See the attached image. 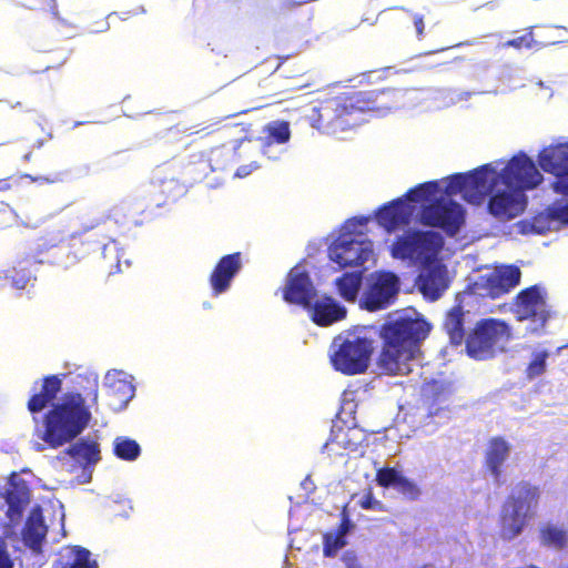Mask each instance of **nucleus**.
Masks as SVG:
<instances>
[{"label":"nucleus","mask_w":568,"mask_h":568,"mask_svg":"<svg viewBox=\"0 0 568 568\" xmlns=\"http://www.w3.org/2000/svg\"><path fill=\"white\" fill-rule=\"evenodd\" d=\"M62 388L58 375H48L41 379V387L34 390L27 403L31 414H38L51 405L44 414V429L41 438L50 448H59L75 439L90 424L92 408L99 403V378L93 374H79L73 390L62 395L53 403Z\"/></svg>","instance_id":"obj_1"},{"label":"nucleus","mask_w":568,"mask_h":568,"mask_svg":"<svg viewBox=\"0 0 568 568\" xmlns=\"http://www.w3.org/2000/svg\"><path fill=\"white\" fill-rule=\"evenodd\" d=\"M402 97L400 90L386 88L328 94L317 100L310 116L311 125L324 133L344 132L356 124L355 114L390 111Z\"/></svg>","instance_id":"obj_2"},{"label":"nucleus","mask_w":568,"mask_h":568,"mask_svg":"<svg viewBox=\"0 0 568 568\" xmlns=\"http://www.w3.org/2000/svg\"><path fill=\"white\" fill-rule=\"evenodd\" d=\"M430 325L423 318L402 317L381 327L382 349L377 358L379 369L390 376L407 375Z\"/></svg>","instance_id":"obj_3"},{"label":"nucleus","mask_w":568,"mask_h":568,"mask_svg":"<svg viewBox=\"0 0 568 568\" xmlns=\"http://www.w3.org/2000/svg\"><path fill=\"white\" fill-rule=\"evenodd\" d=\"M540 499V489L527 480L516 484L506 497L499 514V535L505 540L519 536L529 519L535 517Z\"/></svg>","instance_id":"obj_4"},{"label":"nucleus","mask_w":568,"mask_h":568,"mask_svg":"<svg viewBox=\"0 0 568 568\" xmlns=\"http://www.w3.org/2000/svg\"><path fill=\"white\" fill-rule=\"evenodd\" d=\"M511 337V327L506 321L495 317L480 318L467 333L465 351L473 359H490L505 351V345Z\"/></svg>","instance_id":"obj_5"},{"label":"nucleus","mask_w":568,"mask_h":568,"mask_svg":"<svg viewBox=\"0 0 568 568\" xmlns=\"http://www.w3.org/2000/svg\"><path fill=\"white\" fill-rule=\"evenodd\" d=\"M334 344L337 348L331 356V362L336 371L349 376L367 371L373 354L371 338L349 335L335 338Z\"/></svg>","instance_id":"obj_6"},{"label":"nucleus","mask_w":568,"mask_h":568,"mask_svg":"<svg viewBox=\"0 0 568 568\" xmlns=\"http://www.w3.org/2000/svg\"><path fill=\"white\" fill-rule=\"evenodd\" d=\"M419 222L425 226L438 227L448 236H455L465 223V210L453 200L436 199L423 206Z\"/></svg>","instance_id":"obj_7"},{"label":"nucleus","mask_w":568,"mask_h":568,"mask_svg":"<svg viewBox=\"0 0 568 568\" xmlns=\"http://www.w3.org/2000/svg\"><path fill=\"white\" fill-rule=\"evenodd\" d=\"M400 290L399 277L390 271H376L371 274L361 305L369 312L385 310L393 305Z\"/></svg>","instance_id":"obj_8"},{"label":"nucleus","mask_w":568,"mask_h":568,"mask_svg":"<svg viewBox=\"0 0 568 568\" xmlns=\"http://www.w3.org/2000/svg\"><path fill=\"white\" fill-rule=\"evenodd\" d=\"M373 255V243L369 240H357L354 232L341 233L328 248L329 258L339 268L359 266Z\"/></svg>","instance_id":"obj_9"},{"label":"nucleus","mask_w":568,"mask_h":568,"mask_svg":"<svg viewBox=\"0 0 568 568\" xmlns=\"http://www.w3.org/2000/svg\"><path fill=\"white\" fill-rule=\"evenodd\" d=\"M500 180L508 189L523 193L535 189L542 176L535 162L524 152L514 155L498 173Z\"/></svg>","instance_id":"obj_10"},{"label":"nucleus","mask_w":568,"mask_h":568,"mask_svg":"<svg viewBox=\"0 0 568 568\" xmlns=\"http://www.w3.org/2000/svg\"><path fill=\"white\" fill-rule=\"evenodd\" d=\"M112 242H114V236L109 230L108 223L100 221L71 234L69 240L70 254L77 260L84 258L103 251Z\"/></svg>","instance_id":"obj_11"},{"label":"nucleus","mask_w":568,"mask_h":568,"mask_svg":"<svg viewBox=\"0 0 568 568\" xmlns=\"http://www.w3.org/2000/svg\"><path fill=\"white\" fill-rule=\"evenodd\" d=\"M538 163L544 172L555 176L552 191L568 196V142L544 148L538 154Z\"/></svg>","instance_id":"obj_12"},{"label":"nucleus","mask_w":568,"mask_h":568,"mask_svg":"<svg viewBox=\"0 0 568 568\" xmlns=\"http://www.w3.org/2000/svg\"><path fill=\"white\" fill-rule=\"evenodd\" d=\"M513 312L518 321L530 320L539 323L541 326L550 318L546 293L537 284L521 290L515 296Z\"/></svg>","instance_id":"obj_13"},{"label":"nucleus","mask_w":568,"mask_h":568,"mask_svg":"<svg viewBox=\"0 0 568 568\" xmlns=\"http://www.w3.org/2000/svg\"><path fill=\"white\" fill-rule=\"evenodd\" d=\"M521 271L516 265H503L483 274L474 283L476 293L493 300L498 298L519 285Z\"/></svg>","instance_id":"obj_14"},{"label":"nucleus","mask_w":568,"mask_h":568,"mask_svg":"<svg viewBox=\"0 0 568 568\" xmlns=\"http://www.w3.org/2000/svg\"><path fill=\"white\" fill-rule=\"evenodd\" d=\"M282 296L286 303L298 305L306 310L317 296V291L307 272L293 267L288 272L286 283L282 288Z\"/></svg>","instance_id":"obj_15"},{"label":"nucleus","mask_w":568,"mask_h":568,"mask_svg":"<svg viewBox=\"0 0 568 568\" xmlns=\"http://www.w3.org/2000/svg\"><path fill=\"white\" fill-rule=\"evenodd\" d=\"M527 205L524 193L508 189L493 192L487 203V211L495 219L509 221L520 215Z\"/></svg>","instance_id":"obj_16"},{"label":"nucleus","mask_w":568,"mask_h":568,"mask_svg":"<svg viewBox=\"0 0 568 568\" xmlns=\"http://www.w3.org/2000/svg\"><path fill=\"white\" fill-rule=\"evenodd\" d=\"M498 181V172L490 164L470 171L467 173L466 202L481 204L494 192Z\"/></svg>","instance_id":"obj_17"},{"label":"nucleus","mask_w":568,"mask_h":568,"mask_svg":"<svg viewBox=\"0 0 568 568\" xmlns=\"http://www.w3.org/2000/svg\"><path fill=\"white\" fill-rule=\"evenodd\" d=\"M242 253L235 252L222 256L213 267L209 283L214 295L225 293L232 284V281L242 268Z\"/></svg>","instance_id":"obj_18"},{"label":"nucleus","mask_w":568,"mask_h":568,"mask_svg":"<svg viewBox=\"0 0 568 568\" xmlns=\"http://www.w3.org/2000/svg\"><path fill=\"white\" fill-rule=\"evenodd\" d=\"M306 310L313 323L321 327L331 326L347 316L346 307L327 294L314 298Z\"/></svg>","instance_id":"obj_19"},{"label":"nucleus","mask_w":568,"mask_h":568,"mask_svg":"<svg viewBox=\"0 0 568 568\" xmlns=\"http://www.w3.org/2000/svg\"><path fill=\"white\" fill-rule=\"evenodd\" d=\"M414 209L405 199L399 197L383 205L376 213L377 222L388 232H393L400 226L408 225L412 220Z\"/></svg>","instance_id":"obj_20"},{"label":"nucleus","mask_w":568,"mask_h":568,"mask_svg":"<svg viewBox=\"0 0 568 568\" xmlns=\"http://www.w3.org/2000/svg\"><path fill=\"white\" fill-rule=\"evenodd\" d=\"M424 266L425 271L418 276V286L425 297L435 301L448 287L447 270L443 264Z\"/></svg>","instance_id":"obj_21"},{"label":"nucleus","mask_w":568,"mask_h":568,"mask_svg":"<svg viewBox=\"0 0 568 568\" xmlns=\"http://www.w3.org/2000/svg\"><path fill=\"white\" fill-rule=\"evenodd\" d=\"M47 534L48 527L44 523L42 509L37 505L30 510L22 528L23 544L34 552H41Z\"/></svg>","instance_id":"obj_22"},{"label":"nucleus","mask_w":568,"mask_h":568,"mask_svg":"<svg viewBox=\"0 0 568 568\" xmlns=\"http://www.w3.org/2000/svg\"><path fill=\"white\" fill-rule=\"evenodd\" d=\"M416 241V255L414 261L423 265L433 264L444 246L443 236L435 231H419L415 230Z\"/></svg>","instance_id":"obj_23"},{"label":"nucleus","mask_w":568,"mask_h":568,"mask_svg":"<svg viewBox=\"0 0 568 568\" xmlns=\"http://www.w3.org/2000/svg\"><path fill=\"white\" fill-rule=\"evenodd\" d=\"M341 516V523L337 528L334 531L323 534V555L326 558L335 557L347 545L346 536L354 528V524L345 509Z\"/></svg>","instance_id":"obj_24"},{"label":"nucleus","mask_w":568,"mask_h":568,"mask_svg":"<svg viewBox=\"0 0 568 568\" xmlns=\"http://www.w3.org/2000/svg\"><path fill=\"white\" fill-rule=\"evenodd\" d=\"M466 314L462 304L454 305L447 311L443 328L449 338V343L454 346H460L467 338L466 333Z\"/></svg>","instance_id":"obj_25"},{"label":"nucleus","mask_w":568,"mask_h":568,"mask_svg":"<svg viewBox=\"0 0 568 568\" xmlns=\"http://www.w3.org/2000/svg\"><path fill=\"white\" fill-rule=\"evenodd\" d=\"M510 446L503 437L497 436L489 439L485 454V465L495 481L500 480L501 466L508 458Z\"/></svg>","instance_id":"obj_26"},{"label":"nucleus","mask_w":568,"mask_h":568,"mask_svg":"<svg viewBox=\"0 0 568 568\" xmlns=\"http://www.w3.org/2000/svg\"><path fill=\"white\" fill-rule=\"evenodd\" d=\"M64 454L69 455L79 466H93L101 459L99 444L90 438H81L72 443Z\"/></svg>","instance_id":"obj_27"},{"label":"nucleus","mask_w":568,"mask_h":568,"mask_svg":"<svg viewBox=\"0 0 568 568\" xmlns=\"http://www.w3.org/2000/svg\"><path fill=\"white\" fill-rule=\"evenodd\" d=\"M108 396L114 405L124 407L134 396V386L128 382L120 373L108 374L105 377Z\"/></svg>","instance_id":"obj_28"},{"label":"nucleus","mask_w":568,"mask_h":568,"mask_svg":"<svg viewBox=\"0 0 568 568\" xmlns=\"http://www.w3.org/2000/svg\"><path fill=\"white\" fill-rule=\"evenodd\" d=\"M59 562L61 568H98L97 561L91 559L90 551L81 546L65 547Z\"/></svg>","instance_id":"obj_29"},{"label":"nucleus","mask_w":568,"mask_h":568,"mask_svg":"<svg viewBox=\"0 0 568 568\" xmlns=\"http://www.w3.org/2000/svg\"><path fill=\"white\" fill-rule=\"evenodd\" d=\"M539 539L541 546L557 551L568 548V530L554 524H545L539 528Z\"/></svg>","instance_id":"obj_30"},{"label":"nucleus","mask_w":568,"mask_h":568,"mask_svg":"<svg viewBox=\"0 0 568 568\" xmlns=\"http://www.w3.org/2000/svg\"><path fill=\"white\" fill-rule=\"evenodd\" d=\"M363 282V273L346 272L335 280L339 296L346 302H355Z\"/></svg>","instance_id":"obj_31"},{"label":"nucleus","mask_w":568,"mask_h":568,"mask_svg":"<svg viewBox=\"0 0 568 568\" xmlns=\"http://www.w3.org/2000/svg\"><path fill=\"white\" fill-rule=\"evenodd\" d=\"M416 241L417 236H415V230L397 236L390 246L392 256L402 261H414V255H416Z\"/></svg>","instance_id":"obj_32"},{"label":"nucleus","mask_w":568,"mask_h":568,"mask_svg":"<svg viewBox=\"0 0 568 568\" xmlns=\"http://www.w3.org/2000/svg\"><path fill=\"white\" fill-rule=\"evenodd\" d=\"M33 109L23 102H0V118L6 124H19Z\"/></svg>","instance_id":"obj_33"},{"label":"nucleus","mask_w":568,"mask_h":568,"mask_svg":"<svg viewBox=\"0 0 568 568\" xmlns=\"http://www.w3.org/2000/svg\"><path fill=\"white\" fill-rule=\"evenodd\" d=\"M113 453L119 459L133 462L140 456L141 447L136 440L119 436L113 442Z\"/></svg>","instance_id":"obj_34"},{"label":"nucleus","mask_w":568,"mask_h":568,"mask_svg":"<svg viewBox=\"0 0 568 568\" xmlns=\"http://www.w3.org/2000/svg\"><path fill=\"white\" fill-rule=\"evenodd\" d=\"M534 27H529L526 29V32L519 37L513 38L504 43H501V48H514L516 50H529L532 48H541L545 44L539 43L535 40L534 37Z\"/></svg>","instance_id":"obj_35"},{"label":"nucleus","mask_w":568,"mask_h":568,"mask_svg":"<svg viewBox=\"0 0 568 568\" xmlns=\"http://www.w3.org/2000/svg\"><path fill=\"white\" fill-rule=\"evenodd\" d=\"M438 191V183L429 181L420 183L417 186L409 189L405 194L406 200L412 202L428 201Z\"/></svg>","instance_id":"obj_36"},{"label":"nucleus","mask_w":568,"mask_h":568,"mask_svg":"<svg viewBox=\"0 0 568 568\" xmlns=\"http://www.w3.org/2000/svg\"><path fill=\"white\" fill-rule=\"evenodd\" d=\"M549 352L544 349L532 354V358L526 367L525 374L528 379H535L542 375L547 369V358Z\"/></svg>","instance_id":"obj_37"},{"label":"nucleus","mask_w":568,"mask_h":568,"mask_svg":"<svg viewBox=\"0 0 568 568\" xmlns=\"http://www.w3.org/2000/svg\"><path fill=\"white\" fill-rule=\"evenodd\" d=\"M267 139L272 142L282 144L290 140L291 131L287 122H273L267 125Z\"/></svg>","instance_id":"obj_38"},{"label":"nucleus","mask_w":568,"mask_h":568,"mask_svg":"<svg viewBox=\"0 0 568 568\" xmlns=\"http://www.w3.org/2000/svg\"><path fill=\"white\" fill-rule=\"evenodd\" d=\"M402 477V473L397 469L393 467H383L376 473V483L381 487H393L395 489Z\"/></svg>","instance_id":"obj_39"},{"label":"nucleus","mask_w":568,"mask_h":568,"mask_svg":"<svg viewBox=\"0 0 568 568\" xmlns=\"http://www.w3.org/2000/svg\"><path fill=\"white\" fill-rule=\"evenodd\" d=\"M395 490L400 494L405 499L415 501L419 499L422 495V489L412 479L403 476L398 481Z\"/></svg>","instance_id":"obj_40"},{"label":"nucleus","mask_w":568,"mask_h":568,"mask_svg":"<svg viewBox=\"0 0 568 568\" xmlns=\"http://www.w3.org/2000/svg\"><path fill=\"white\" fill-rule=\"evenodd\" d=\"M466 187H467V173H455L447 180L445 192L447 195H455L463 193V197L466 201Z\"/></svg>","instance_id":"obj_41"},{"label":"nucleus","mask_w":568,"mask_h":568,"mask_svg":"<svg viewBox=\"0 0 568 568\" xmlns=\"http://www.w3.org/2000/svg\"><path fill=\"white\" fill-rule=\"evenodd\" d=\"M547 212L551 220L568 224V202L555 203L548 207Z\"/></svg>","instance_id":"obj_42"},{"label":"nucleus","mask_w":568,"mask_h":568,"mask_svg":"<svg viewBox=\"0 0 568 568\" xmlns=\"http://www.w3.org/2000/svg\"><path fill=\"white\" fill-rule=\"evenodd\" d=\"M342 561L345 565V568H362V565L357 558V555L353 550H346L342 555Z\"/></svg>","instance_id":"obj_43"},{"label":"nucleus","mask_w":568,"mask_h":568,"mask_svg":"<svg viewBox=\"0 0 568 568\" xmlns=\"http://www.w3.org/2000/svg\"><path fill=\"white\" fill-rule=\"evenodd\" d=\"M359 506L363 508V509H366V510H374V509H378L379 508V505L381 503L378 500H376L373 496V494L371 491H368L367 494H365L362 499L359 500Z\"/></svg>","instance_id":"obj_44"},{"label":"nucleus","mask_w":568,"mask_h":568,"mask_svg":"<svg viewBox=\"0 0 568 568\" xmlns=\"http://www.w3.org/2000/svg\"><path fill=\"white\" fill-rule=\"evenodd\" d=\"M51 0H21V4L30 10L42 9L50 4Z\"/></svg>","instance_id":"obj_45"},{"label":"nucleus","mask_w":568,"mask_h":568,"mask_svg":"<svg viewBox=\"0 0 568 568\" xmlns=\"http://www.w3.org/2000/svg\"><path fill=\"white\" fill-rule=\"evenodd\" d=\"M413 23H414L418 39H422L424 37V30H425L424 17L422 14H417V13L413 14Z\"/></svg>","instance_id":"obj_46"},{"label":"nucleus","mask_w":568,"mask_h":568,"mask_svg":"<svg viewBox=\"0 0 568 568\" xmlns=\"http://www.w3.org/2000/svg\"><path fill=\"white\" fill-rule=\"evenodd\" d=\"M0 568H13L10 557L2 546H0Z\"/></svg>","instance_id":"obj_47"},{"label":"nucleus","mask_w":568,"mask_h":568,"mask_svg":"<svg viewBox=\"0 0 568 568\" xmlns=\"http://www.w3.org/2000/svg\"><path fill=\"white\" fill-rule=\"evenodd\" d=\"M368 217L367 216H358V217H353L351 220L347 221V224L346 226H353V227H356V226H365L367 223H368Z\"/></svg>","instance_id":"obj_48"},{"label":"nucleus","mask_w":568,"mask_h":568,"mask_svg":"<svg viewBox=\"0 0 568 568\" xmlns=\"http://www.w3.org/2000/svg\"><path fill=\"white\" fill-rule=\"evenodd\" d=\"M113 158L114 164L119 168L129 162V156H126L123 152L114 153Z\"/></svg>","instance_id":"obj_49"},{"label":"nucleus","mask_w":568,"mask_h":568,"mask_svg":"<svg viewBox=\"0 0 568 568\" xmlns=\"http://www.w3.org/2000/svg\"><path fill=\"white\" fill-rule=\"evenodd\" d=\"M11 189V184L9 179L0 180V191H8Z\"/></svg>","instance_id":"obj_50"},{"label":"nucleus","mask_w":568,"mask_h":568,"mask_svg":"<svg viewBox=\"0 0 568 568\" xmlns=\"http://www.w3.org/2000/svg\"><path fill=\"white\" fill-rule=\"evenodd\" d=\"M251 172V169L248 170L246 166H241L239 170H237V175L239 176H244L246 174H248Z\"/></svg>","instance_id":"obj_51"},{"label":"nucleus","mask_w":568,"mask_h":568,"mask_svg":"<svg viewBox=\"0 0 568 568\" xmlns=\"http://www.w3.org/2000/svg\"><path fill=\"white\" fill-rule=\"evenodd\" d=\"M9 510L16 511L19 516L21 515V508L19 505L10 504Z\"/></svg>","instance_id":"obj_52"},{"label":"nucleus","mask_w":568,"mask_h":568,"mask_svg":"<svg viewBox=\"0 0 568 568\" xmlns=\"http://www.w3.org/2000/svg\"><path fill=\"white\" fill-rule=\"evenodd\" d=\"M30 158H31V153H28V154L24 155V160H27V161H29Z\"/></svg>","instance_id":"obj_53"},{"label":"nucleus","mask_w":568,"mask_h":568,"mask_svg":"<svg viewBox=\"0 0 568 568\" xmlns=\"http://www.w3.org/2000/svg\"><path fill=\"white\" fill-rule=\"evenodd\" d=\"M418 568H429V566H428V565H422V566H420V567H418Z\"/></svg>","instance_id":"obj_54"},{"label":"nucleus","mask_w":568,"mask_h":568,"mask_svg":"<svg viewBox=\"0 0 568 568\" xmlns=\"http://www.w3.org/2000/svg\"><path fill=\"white\" fill-rule=\"evenodd\" d=\"M566 346L568 347V344Z\"/></svg>","instance_id":"obj_55"},{"label":"nucleus","mask_w":568,"mask_h":568,"mask_svg":"<svg viewBox=\"0 0 568 568\" xmlns=\"http://www.w3.org/2000/svg\"><path fill=\"white\" fill-rule=\"evenodd\" d=\"M566 568H568V566Z\"/></svg>","instance_id":"obj_56"}]
</instances>
